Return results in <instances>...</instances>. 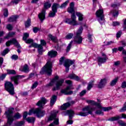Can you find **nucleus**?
<instances>
[{
	"instance_id": "obj_1",
	"label": "nucleus",
	"mask_w": 126,
	"mask_h": 126,
	"mask_svg": "<svg viewBox=\"0 0 126 126\" xmlns=\"http://www.w3.org/2000/svg\"><path fill=\"white\" fill-rule=\"evenodd\" d=\"M13 111H14V108H10L8 109L7 111L5 112V115H6L7 118V126H11L14 120H18V119L21 118V115L19 113H17L13 116Z\"/></svg>"
},
{
	"instance_id": "obj_2",
	"label": "nucleus",
	"mask_w": 126,
	"mask_h": 126,
	"mask_svg": "<svg viewBox=\"0 0 126 126\" xmlns=\"http://www.w3.org/2000/svg\"><path fill=\"white\" fill-rule=\"evenodd\" d=\"M53 63L51 61H48L46 64L43 67L41 70L40 72V74H43L44 72L47 73L48 75H51L52 72H53Z\"/></svg>"
},
{
	"instance_id": "obj_3",
	"label": "nucleus",
	"mask_w": 126,
	"mask_h": 126,
	"mask_svg": "<svg viewBox=\"0 0 126 126\" xmlns=\"http://www.w3.org/2000/svg\"><path fill=\"white\" fill-rule=\"evenodd\" d=\"M64 62V66L65 67V71L66 72H68V70H69V67L72 64L74 63V60H70L69 59L64 60V57H63L60 58V64H63V63Z\"/></svg>"
},
{
	"instance_id": "obj_4",
	"label": "nucleus",
	"mask_w": 126,
	"mask_h": 126,
	"mask_svg": "<svg viewBox=\"0 0 126 126\" xmlns=\"http://www.w3.org/2000/svg\"><path fill=\"white\" fill-rule=\"evenodd\" d=\"M95 109V107H91L90 106H88L83 108V111L78 113L77 115L81 117H86L89 114H92V112L94 111Z\"/></svg>"
},
{
	"instance_id": "obj_5",
	"label": "nucleus",
	"mask_w": 126,
	"mask_h": 126,
	"mask_svg": "<svg viewBox=\"0 0 126 126\" xmlns=\"http://www.w3.org/2000/svg\"><path fill=\"white\" fill-rule=\"evenodd\" d=\"M32 114H34V115H36L37 118H42V117H44L45 116V114H46V112L44 110H42L40 109V108H37L35 109H31L29 111L28 113L29 116H31Z\"/></svg>"
},
{
	"instance_id": "obj_6",
	"label": "nucleus",
	"mask_w": 126,
	"mask_h": 126,
	"mask_svg": "<svg viewBox=\"0 0 126 126\" xmlns=\"http://www.w3.org/2000/svg\"><path fill=\"white\" fill-rule=\"evenodd\" d=\"M51 6H52V4H51V3L49 2H46L44 4L43 7L44 8H43L41 12L38 14V17L40 20H41V22H43V20H44L46 17L45 15V13H46V9L50 8Z\"/></svg>"
},
{
	"instance_id": "obj_7",
	"label": "nucleus",
	"mask_w": 126,
	"mask_h": 126,
	"mask_svg": "<svg viewBox=\"0 0 126 126\" xmlns=\"http://www.w3.org/2000/svg\"><path fill=\"white\" fill-rule=\"evenodd\" d=\"M82 31H83V27L81 26L78 29L76 33V36L74 37V42L75 44H78L79 45L82 44V40H83V38L81 36H80L82 33Z\"/></svg>"
},
{
	"instance_id": "obj_8",
	"label": "nucleus",
	"mask_w": 126,
	"mask_h": 126,
	"mask_svg": "<svg viewBox=\"0 0 126 126\" xmlns=\"http://www.w3.org/2000/svg\"><path fill=\"white\" fill-rule=\"evenodd\" d=\"M96 17H98V22L100 24H103L105 22V15H104V10L99 9L96 12Z\"/></svg>"
},
{
	"instance_id": "obj_9",
	"label": "nucleus",
	"mask_w": 126,
	"mask_h": 126,
	"mask_svg": "<svg viewBox=\"0 0 126 126\" xmlns=\"http://www.w3.org/2000/svg\"><path fill=\"white\" fill-rule=\"evenodd\" d=\"M5 89L9 93L10 95H14V87L13 84L10 82H6L4 85Z\"/></svg>"
},
{
	"instance_id": "obj_10",
	"label": "nucleus",
	"mask_w": 126,
	"mask_h": 126,
	"mask_svg": "<svg viewBox=\"0 0 126 126\" xmlns=\"http://www.w3.org/2000/svg\"><path fill=\"white\" fill-rule=\"evenodd\" d=\"M59 112L58 111H53L52 112L51 116L48 118V121H53V120H54L53 122V124L54 125H56L57 126L59 125V118H57V114H58Z\"/></svg>"
},
{
	"instance_id": "obj_11",
	"label": "nucleus",
	"mask_w": 126,
	"mask_h": 126,
	"mask_svg": "<svg viewBox=\"0 0 126 126\" xmlns=\"http://www.w3.org/2000/svg\"><path fill=\"white\" fill-rule=\"evenodd\" d=\"M60 7V4L54 3L52 6V11H51L49 13V17H54L56 15V13L58 12V8Z\"/></svg>"
},
{
	"instance_id": "obj_12",
	"label": "nucleus",
	"mask_w": 126,
	"mask_h": 126,
	"mask_svg": "<svg viewBox=\"0 0 126 126\" xmlns=\"http://www.w3.org/2000/svg\"><path fill=\"white\" fill-rule=\"evenodd\" d=\"M68 115L69 116V120L67 121V125H72L73 122L71 120L73 115H74V111L72 110H67L66 112H64V116H66Z\"/></svg>"
},
{
	"instance_id": "obj_13",
	"label": "nucleus",
	"mask_w": 126,
	"mask_h": 126,
	"mask_svg": "<svg viewBox=\"0 0 126 126\" xmlns=\"http://www.w3.org/2000/svg\"><path fill=\"white\" fill-rule=\"evenodd\" d=\"M64 82V80H63V79H61L57 81L56 83V87H54L52 89V91H56L57 90H60L61 89V87L63 86V84Z\"/></svg>"
},
{
	"instance_id": "obj_14",
	"label": "nucleus",
	"mask_w": 126,
	"mask_h": 126,
	"mask_svg": "<svg viewBox=\"0 0 126 126\" xmlns=\"http://www.w3.org/2000/svg\"><path fill=\"white\" fill-rule=\"evenodd\" d=\"M11 44H13L14 45L16 46V47H17V48H18L19 49H20V48H21V47L20 46V44H19V43H18V42H17V40H16V39H15V38H13L8 41H7L6 42V47H9V46H10Z\"/></svg>"
},
{
	"instance_id": "obj_15",
	"label": "nucleus",
	"mask_w": 126,
	"mask_h": 126,
	"mask_svg": "<svg viewBox=\"0 0 126 126\" xmlns=\"http://www.w3.org/2000/svg\"><path fill=\"white\" fill-rule=\"evenodd\" d=\"M47 102H48V100L47 99H46V98L41 97L40 100L36 103V106L39 107V108H43V106L44 105H45V104H46V103H47Z\"/></svg>"
},
{
	"instance_id": "obj_16",
	"label": "nucleus",
	"mask_w": 126,
	"mask_h": 126,
	"mask_svg": "<svg viewBox=\"0 0 126 126\" xmlns=\"http://www.w3.org/2000/svg\"><path fill=\"white\" fill-rule=\"evenodd\" d=\"M70 89H71V87L70 86H67L65 89L61 90V93L65 95H71V94H73V92L71 91L68 92V90H70Z\"/></svg>"
},
{
	"instance_id": "obj_17",
	"label": "nucleus",
	"mask_w": 126,
	"mask_h": 126,
	"mask_svg": "<svg viewBox=\"0 0 126 126\" xmlns=\"http://www.w3.org/2000/svg\"><path fill=\"white\" fill-rule=\"evenodd\" d=\"M75 102L74 101H71L69 102H66L64 103L63 105L61 106V109L63 110H66L67 108L70 107V105H73Z\"/></svg>"
},
{
	"instance_id": "obj_18",
	"label": "nucleus",
	"mask_w": 126,
	"mask_h": 126,
	"mask_svg": "<svg viewBox=\"0 0 126 126\" xmlns=\"http://www.w3.org/2000/svg\"><path fill=\"white\" fill-rule=\"evenodd\" d=\"M21 77H24V76L20 75L13 76L11 77V81L14 82V84H15V85H18V84H19L18 80H19V79L21 78Z\"/></svg>"
},
{
	"instance_id": "obj_19",
	"label": "nucleus",
	"mask_w": 126,
	"mask_h": 126,
	"mask_svg": "<svg viewBox=\"0 0 126 126\" xmlns=\"http://www.w3.org/2000/svg\"><path fill=\"white\" fill-rule=\"evenodd\" d=\"M20 70L21 71H23V72H25L27 73L30 71V69L29 68V66L27 64H25L24 66L21 67L20 68Z\"/></svg>"
},
{
	"instance_id": "obj_20",
	"label": "nucleus",
	"mask_w": 126,
	"mask_h": 126,
	"mask_svg": "<svg viewBox=\"0 0 126 126\" xmlns=\"http://www.w3.org/2000/svg\"><path fill=\"white\" fill-rule=\"evenodd\" d=\"M107 83V79H101L98 85V87L99 88H103L106 85Z\"/></svg>"
},
{
	"instance_id": "obj_21",
	"label": "nucleus",
	"mask_w": 126,
	"mask_h": 126,
	"mask_svg": "<svg viewBox=\"0 0 126 126\" xmlns=\"http://www.w3.org/2000/svg\"><path fill=\"white\" fill-rule=\"evenodd\" d=\"M67 11L69 13H75L74 12V2H71L70 3V7L68 8Z\"/></svg>"
},
{
	"instance_id": "obj_22",
	"label": "nucleus",
	"mask_w": 126,
	"mask_h": 126,
	"mask_svg": "<svg viewBox=\"0 0 126 126\" xmlns=\"http://www.w3.org/2000/svg\"><path fill=\"white\" fill-rule=\"evenodd\" d=\"M58 55V52L56 51L51 50L48 53V56L50 58H56Z\"/></svg>"
},
{
	"instance_id": "obj_23",
	"label": "nucleus",
	"mask_w": 126,
	"mask_h": 126,
	"mask_svg": "<svg viewBox=\"0 0 126 126\" xmlns=\"http://www.w3.org/2000/svg\"><path fill=\"white\" fill-rule=\"evenodd\" d=\"M18 17L17 15H12L8 19V22H15Z\"/></svg>"
},
{
	"instance_id": "obj_24",
	"label": "nucleus",
	"mask_w": 126,
	"mask_h": 126,
	"mask_svg": "<svg viewBox=\"0 0 126 126\" xmlns=\"http://www.w3.org/2000/svg\"><path fill=\"white\" fill-rule=\"evenodd\" d=\"M69 78H70V79H75V80H76V81H79V80H80V78H79V77L78 76H76L75 74H71L68 75Z\"/></svg>"
},
{
	"instance_id": "obj_25",
	"label": "nucleus",
	"mask_w": 126,
	"mask_h": 126,
	"mask_svg": "<svg viewBox=\"0 0 126 126\" xmlns=\"http://www.w3.org/2000/svg\"><path fill=\"white\" fill-rule=\"evenodd\" d=\"M56 101H57V96L56 95L52 96L50 100V106H54L55 103H56Z\"/></svg>"
},
{
	"instance_id": "obj_26",
	"label": "nucleus",
	"mask_w": 126,
	"mask_h": 126,
	"mask_svg": "<svg viewBox=\"0 0 126 126\" xmlns=\"http://www.w3.org/2000/svg\"><path fill=\"white\" fill-rule=\"evenodd\" d=\"M120 119H122L121 116H116L115 117H111L108 119V121H110V122H115V121H118V120H120Z\"/></svg>"
},
{
	"instance_id": "obj_27",
	"label": "nucleus",
	"mask_w": 126,
	"mask_h": 126,
	"mask_svg": "<svg viewBox=\"0 0 126 126\" xmlns=\"http://www.w3.org/2000/svg\"><path fill=\"white\" fill-rule=\"evenodd\" d=\"M49 38L52 41V42H54V43H58V38L56 36H53L52 34H49L48 35Z\"/></svg>"
},
{
	"instance_id": "obj_28",
	"label": "nucleus",
	"mask_w": 126,
	"mask_h": 126,
	"mask_svg": "<svg viewBox=\"0 0 126 126\" xmlns=\"http://www.w3.org/2000/svg\"><path fill=\"white\" fill-rule=\"evenodd\" d=\"M107 60H108V57H104L103 58L101 57H98V62L100 63H106V61H107Z\"/></svg>"
},
{
	"instance_id": "obj_29",
	"label": "nucleus",
	"mask_w": 126,
	"mask_h": 126,
	"mask_svg": "<svg viewBox=\"0 0 126 126\" xmlns=\"http://www.w3.org/2000/svg\"><path fill=\"white\" fill-rule=\"evenodd\" d=\"M71 18L72 21L76 25H78L77 22H76V16L75 15V13H73L71 16Z\"/></svg>"
},
{
	"instance_id": "obj_30",
	"label": "nucleus",
	"mask_w": 126,
	"mask_h": 126,
	"mask_svg": "<svg viewBox=\"0 0 126 126\" xmlns=\"http://www.w3.org/2000/svg\"><path fill=\"white\" fill-rule=\"evenodd\" d=\"M76 14L78 16L79 21H82L83 20V15L81 13L76 12Z\"/></svg>"
},
{
	"instance_id": "obj_31",
	"label": "nucleus",
	"mask_w": 126,
	"mask_h": 126,
	"mask_svg": "<svg viewBox=\"0 0 126 126\" xmlns=\"http://www.w3.org/2000/svg\"><path fill=\"white\" fill-rule=\"evenodd\" d=\"M73 22L74 21H72V20H71L70 19H66L64 20V22L65 23H67L68 24H70V25H73L74 26L76 25L74 24Z\"/></svg>"
},
{
	"instance_id": "obj_32",
	"label": "nucleus",
	"mask_w": 126,
	"mask_h": 126,
	"mask_svg": "<svg viewBox=\"0 0 126 126\" xmlns=\"http://www.w3.org/2000/svg\"><path fill=\"white\" fill-rule=\"evenodd\" d=\"M55 83H56L55 79H52L50 82L46 85V87H52V86H54V85H55Z\"/></svg>"
},
{
	"instance_id": "obj_33",
	"label": "nucleus",
	"mask_w": 126,
	"mask_h": 126,
	"mask_svg": "<svg viewBox=\"0 0 126 126\" xmlns=\"http://www.w3.org/2000/svg\"><path fill=\"white\" fill-rule=\"evenodd\" d=\"M26 121H28V123H32V124H34V123H35V118L28 117L26 119Z\"/></svg>"
},
{
	"instance_id": "obj_34",
	"label": "nucleus",
	"mask_w": 126,
	"mask_h": 126,
	"mask_svg": "<svg viewBox=\"0 0 126 126\" xmlns=\"http://www.w3.org/2000/svg\"><path fill=\"white\" fill-rule=\"evenodd\" d=\"M118 80L119 77H116L115 79L113 80L110 83L111 86H114V85H116V84H117V82H118Z\"/></svg>"
},
{
	"instance_id": "obj_35",
	"label": "nucleus",
	"mask_w": 126,
	"mask_h": 126,
	"mask_svg": "<svg viewBox=\"0 0 126 126\" xmlns=\"http://www.w3.org/2000/svg\"><path fill=\"white\" fill-rule=\"evenodd\" d=\"M94 82L92 81V82H90L88 84V87H87V90L88 91H89V90H91V88H92V87H93V86H94V84L93 83Z\"/></svg>"
},
{
	"instance_id": "obj_36",
	"label": "nucleus",
	"mask_w": 126,
	"mask_h": 126,
	"mask_svg": "<svg viewBox=\"0 0 126 126\" xmlns=\"http://www.w3.org/2000/svg\"><path fill=\"white\" fill-rule=\"evenodd\" d=\"M15 34L14 32H9L6 36L4 37V39H9L10 37H12Z\"/></svg>"
},
{
	"instance_id": "obj_37",
	"label": "nucleus",
	"mask_w": 126,
	"mask_h": 126,
	"mask_svg": "<svg viewBox=\"0 0 126 126\" xmlns=\"http://www.w3.org/2000/svg\"><path fill=\"white\" fill-rule=\"evenodd\" d=\"M26 27H29L31 26V19H28V20L25 22V24Z\"/></svg>"
},
{
	"instance_id": "obj_38",
	"label": "nucleus",
	"mask_w": 126,
	"mask_h": 126,
	"mask_svg": "<svg viewBox=\"0 0 126 126\" xmlns=\"http://www.w3.org/2000/svg\"><path fill=\"white\" fill-rule=\"evenodd\" d=\"M110 13H112L114 17L118 16V15H119V12L116 10L111 11Z\"/></svg>"
},
{
	"instance_id": "obj_39",
	"label": "nucleus",
	"mask_w": 126,
	"mask_h": 126,
	"mask_svg": "<svg viewBox=\"0 0 126 126\" xmlns=\"http://www.w3.org/2000/svg\"><path fill=\"white\" fill-rule=\"evenodd\" d=\"M68 0L65 1L64 3L62 4L59 7H61V8H64V7H65L66 5H67V3H68Z\"/></svg>"
},
{
	"instance_id": "obj_40",
	"label": "nucleus",
	"mask_w": 126,
	"mask_h": 126,
	"mask_svg": "<svg viewBox=\"0 0 126 126\" xmlns=\"http://www.w3.org/2000/svg\"><path fill=\"white\" fill-rule=\"evenodd\" d=\"M72 43H73V41H71L69 43V44L68 45L67 48H66V52L68 53V52H69V50L71 48V45H72Z\"/></svg>"
},
{
	"instance_id": "obj_41",
	"label": "nucleus",
	"mask_w": 126,
	"mask_h": 126,
	"mask_svg": "<svg viewBox=\"0 0 126 126\" xmlns=\"http://www.w3.org/2000/svg\"><path fill=\"white\" fill-rule=\"evenodd\" d=\"M7 72L8 74H16V72L14 70H7Z\"/></svg>"
},
{
	"instance_id": "obj_42",
	"label": "nucleus",
	"mask_w": 126,
	"mask_h": 126,
	"mask_svg": "<svg viewBox=\"0 0 126 126\" xmlns=\"http://www.w3.org/2000/svg\"><path fill=\"white\" fill-rule=\"evenodd\" d=\"M118 124L121 126H126V123L122 120H119L118 121Z\"/></svg>"
},
{
	"instance_id": "obj_43",
	"label": "nucleus",
	"mask_w": 126,
	"mask_h": 126,
	"mask_svg": "<svg viewBox=\"0 0 126 126\" xmlns=\"http://www.w3.org/2000/svg\"><path fill=\"white\" fill-rule=\"evenodd\" d=\"M38 50L39 55H43V52H44V50H43V47L42 45H40V47L38 48Z\"/></svg>"
},
{
	"instance_id": "obj_44",
	"label": "nucleus",
	"mask_w": 126,
	"mask_h": 126,
	"mask_svg": "<svg viewBox=\"0 0 126 126\" xmlns=\"http://www.w3.org/2000/svg\"><path fill=\"white\" fill-rule=\"evenodd\" d=\"M102 109L104 112H108V111H111L112 109V107H102Z\"/></svg>"
},
{
	"instance_id": "obj_45",
	"label": "nucleus",
	"mask_w": 126,
	"mask_h": 126,
	"mask_svg": "<svg viewBox=\"0 0 126 126\" xmlns=\"http://www.w3.org/2000/svg\"><path fill=\"white\" fill-rule=\"evenodd\" d=\"M24 124H25V122L24 121H20L16 124V126H24Z\"/></svg>"
},
{
	"instance_id": "obj_46",
	"label": "nucleus",
	"mask_w": 126,
	"mask_h": 126,
	"mask_svg": "<svg viewBox=\"0 0 126 126\" xmlns=\"http://www.w3.org/2000/svg\"><path fill=\"white\" fill-rule=\"evenodd\" d=\"M29 37V34L27 33H25L24 34V36L23 37V40L24 41H26L27 40V38Z\"/></svg>"
},
{
	"instance_id": "obj_47",
	"label": "nucleus",
	"mask_w": 126,
	"mask_h": 126,
	"mask_svg": "<svg viewBox=\"0 0 126 126\" xmlns=\"http://www.w3.org/2000/svg\"><path fill=\"white\" fill-rule=\"evenodd\" d=\"M41 46H42V47H43V46H46V45H47V42H46V41H45V40L44 39H41L40 40V44Z\"/></svg>"
},
{
	"instance_id": "obj_48",
	"label": "nucleus",
	"mask_w": 126,
	"mask_h": 126,
	"mask_svg": "<svg viewBox=\"0 0 126 126\" xmlns=\"http://www.w3.org/2000/svg\"><path fill=\"white\" fill-rule=\"evenodd\" d=\"M8 52H9V49H8V48H6L1 53L2 56H4L5 55H6V54H7Z\"/></svg>"
},
{
	"instance_id": "obj_49",
	"label": "nucleus",
	"mask_w": 126,
	"mask_h": 126,
	"mask_svg": "<svg viewBox=\"0 0 126 126\" xmlns=\"http://www.w3.org/2000/svg\"><path fill=\"white\" fill-rule=\"evenodd\" d=\"M32 46L33 47V48H37L38 49L39 47H41V45L37 43H32Z\"/></svg>"
},
{
	"instance_id": "obj_50",
	"label": "nucleus",
	"mask_w": 126,
	"mask_h": 126,
	"mask_svg": "<svg viewBox=\"0 0 126 126\" xmlns=\"http://www.w3.org/2000/svg\"><path fill=\"white\" fill-rule=\"evenodd\" d=\"M95 106H96L98 109H102V105H101L100 103H97L96 102H94Z\"/></svg>"
},
{
	"instance_id": "obj_51",
	"label": "nucleus",
	"mask_w": 126,
	"mask_h": 126,
	"mask_svg": "<svg viewBox=\"0 0 126 126\" xmlns=\"http://www.w3.org/2000/svg\"><path fill=\"white\" fill-rule=\"evenodd\" d=\"M4 16L5 17L8 16V10H7V9H4Z\"/></svg>"
},
{
	"instance_id": "obj_52",
	"label": "nucleus",
	"mask_w": 126,
	"mask_h": 126,
	"mask_svg": "<svg viewBox=\"0 0 126 126\" xmlns=\"http://www.w3.org/2000/svg\"><path fill=\"white\" fill-rule=\"evenodd\" d=\"M73 37V34L72 33H69L66 36V39H71Z\"/></svg>"
},
{
	"instance_id": "obj_53",
	"label": "nucleus",
	"mask_w": 126,
	"mask_h": 126,
	"mask_svg": "<svg viewBox=\"0 0 126 126\" xmlns=\"http://www.w3.org/2000/svg\"><path fill=\"white\" fill-rule=\"evenodd\" d=\"M22 0H14L11 2L10 4H11L12 2L13 3H15L16 4H18V3H19L20 1H22Z\"/></svg>"
},
{
	"instance_id": "obj_54",
	"label": "nucleus",
	"mask_w": 126,
	"mask_h": 126,
	"mask_svg": "<svg viewBox=\"0 0 126 126\" xmlns=\"http://www.w3.org/2000/svg\"><path fill=\"white\" fill-rule=\"evenodd\" d=\"M26 41V43L27 44H31V43H33V42L34 41V40H33V39H28V40H25Z\"/></svg>"
},
{
	"instance_id": "obj_55",
	"label": "nucleus",
	"mask_w": 126,
	"mask_h": 126,
	"mask_svg": "<svg viewBox=\"0 0 126 126\" xmlns=\"http://www.w3.org/2000/svg\"><path fill=\"white\" fill-rule=\"evenodd\" d=\"M86 94V90H84L82 91L81 93H80V96L82 97V96H84V94Z\"/></svg>"
},
{
	"instance_id": "obj_56",
	"label": "nucleus",
	"mask_w": 126,
	"mask_h": 126,
	"mask_svg": "<svg viewBox=\"0 0 126 126\" xmlns=\"http://www.w3.org/2000/svg\"><path fill=\"white\" fill-rule=\"evenodd\" d=\"M38 82H35L32 87V89H34V88H35L37 86H38Z\"/></svg>"
},
{
	"instance_id": "obj_57",
	"label": "nucleus",
	"mask_w": 126,
	"mask_h": 126,
	"mask_svg": "<svg viewBox=\"0 0 126 126\" xmlns=\"http://www.w3.org/2000/svg\"><path fill=\"white\" fill-rule=\"evenodd\" d=\"M122 31H120L119 32H118L117 34H116V37L117 38H120V37H121V35H122Z\"/></svg>"
},
{
	"instance_id": "obj_58",
	"label": "nucleus",
	"mask_w": 126,
	"mask_h": 126,
	"mask_svg": "<svg viewBox=\"0 0 126 126\" xmlns=\"http://www.w3.org/2000/svg\"><path fill=\"white\" fill-rule=\"evenodd\" d=\"M11 59L12 60H14L15 61H16V60L18 59V56L16 55H13Z\"/></svg>"
},
{
	"instance_id": "obj_59",
	"label": "nucleus",
	"mask_w": 126,
	"mask_h": 126,
	"mask_svg": "<svg viewBox=\"0 0 126 126\" xmlns=\"http://www.w3.org/2000/svg\"><path fill=\"white\" fill-rule=\"evenodd\" d=\"M6 28L7 29H8V30H12V28H13L12 25L10 24H8L7 25Z\"/></svg>"
},
{
	"instance_id": "obj_60",
	"label": "nucleus",
	"mask_w": 126,
	"mask_h": 126,
	"mask_svg": "<svg viewBox=\"0 0 126 126\" xmlns=\"http://www.w3.org/2000/svg\"><path fill=\"white\" fill-rule=\"evenodd\" d=\"M123 27L124 28V30L126 31V19L124 20V24Z\"/></svg>"
},
{
	"instance_id": "obj_61",
	"label": "nucleus",
	"mask_w": 126,
	"mask_h": 126,
	"mask_svg": "<svg viewBox=\"0 0 126 126\" xmlns=\"http://www.w3.org/2000/svg\"><path fill=\"white\" fill-rule=\"evenodd\" d=\"M87 103H88V104H91L92 105H94L95 101L93 100H87Z\"/></svg>"
},
{
	"instance_id": "obj_62",
	"label": "nucleus",
	"mask_w": 126,
	"mask_h": 126,
	"mask_svg": "<svg viewBox=\"0 0 126 126\" xmlns=\"http://www.w3.org/2000/svg\"><path fill=\"white\" fill-rule=\"evenodd\" d=\"M121 87H122V88H126V81H124L122 83Z\"/></svg>"
},
{
	"instance_id": "obj_63",
	"label": "nucleus",
	"mask_w": 126,
	"mask_h": 126,
	"mask_svg": "<svg viewBox=\"0 0 126 126\" xmlns=\"http://www.w3.org/2000/svg\"><path fill=\"white\" fill-rule=\"evenodd\" d=\"M95 114L96 115H103V112H102L101 110H97L95 112Z\"/></svg>"
},
{
	"instance_id": "obj_64",
	"label": "nucleus",
	"mask_w": 126,
	"mask_h": 126,
	"mask_svg": "<svg viewBox=\"0 0 126 126\" xmlns=\"http://www.w3.org/2000/svg\"><path fill=\"white\" fill-rule=\"evenodd\" d=\"M113 25L114 26H119L120 25V22H113Z\"/></svg>"
}]
</instances>
